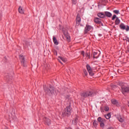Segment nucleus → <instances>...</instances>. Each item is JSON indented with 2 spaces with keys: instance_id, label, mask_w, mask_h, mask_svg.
<instances>
[{
  "instance_id": "obj_9",
  "label": "nucleus",
  "mask_w": 129,
  "mask_h": 129,
  "mask_svg": "<svg viewBox=\"0 0 129 129\" xmlns=\"http://www.w3.org/2000/svg\"><path fill=\"white\" fill-rule=\"evenodd\" d=\"M93 27L89 25H86V26L85 28V33H87L90 31V30H92Z\"/></svg>"
},
{
  "instance_id": "obj_3",
  "label": "nucleus",
  "mask_w": 129,
  "mask_h": 129,
  "mask_svg": "<svg viewBox=\"0 0 129 129\" xmlns=\"http://www.w3.org/2000/svg\"><path fill=\"white\" fill-rule=\"evenodd\" d=\"M71 112H72V108L70 105L64 108V110L62 112V115H63V116H69V115H71Z\"/></svg>"
},
{
  "instance_id": "obj_35",
  "label": "nucleus",
  "mask_w": 129,
  "mask_h": 129,
  "mask_svg": "<svg viewBox=\"0 0 129 129\" xmlns=\"http://www.w3.org/2000/svg\"><path fill=\"white\" fill-rule=\"evenodd\" d=\"M53 54H54V55H55V56H57V51L56 50H54L53 51Z\"/></svg>"
},
{
  "instance_id": "obj_18",
  "label": "nucleus",
  "mask_w": 129,
  "mask_h": 129,
  "mask_svg": "<svg viewBox=\"0 0 129 129\" xmlns=\"http://www.w3.org/2000/svg\"><path fill=\"white\" fill-rule=\"evenodd\" d=\"M53 41L54 45H58V44H59L58 41L57 40V39L56 38V37H55V36L53 37Z\"/></svg>"
},
{
  "instance_id": "obj_1",
  "label": "nucleus",
  "mask_w": 129,
  "mask_h": 129,
  "mask_svg": "<svg viewBox=\"0 0 129 129\" xmlns=\"http://www.w3.org/2000/svg\"><path fill=\"white\" fill-rule=\"evenodd\" d=\"M44 91L47 95H54L58 94V91L52 86H50L48 88L44 87Z\"/></svg>"
},
{
  "instance_id": "obj_32",
  "label": "nucleus",
  "mask_w": 129,
  "mask_h": 129,
  "mask_svg": "<svg viewBox=\"0 0 129 129\" xmlns=\"http://www.w3.org/2000/svg\"><path fill=\"white\" fill-rule=\"evenodd\" d=\"M105 111H108L109 110V108L108 107H105L104 108Z\"/></svg>"
},
{
  "instance_id": "obj_11",
  "label": "nucleus",
  "mask_w": 129,
  "mask_h": 129,
  "mask_svg": "<svg viewBox=\"0 0 129 129\" xmlns=\"http://www.w3.org/2000/svg\"><path fill=\"white\" fill-rule=\"evenodd\" d=\"M44 120L45 121V124L47 125H49V124L51 123V120L48 118L45 117L44 118Z\"/></svg>"
},
{
  "instance_id": "obj_5",
  "label": "nucleus",
  "mask_w": 129,
  "mask_h": 129,
  "mask_svg": "<svg viewBox=\"0 0 129 129\" xmlns=\"http://www.w3.org/2000/svg\"><path fill=\"white\" fill-rule=\"evenodd\" d=\"M86 67L87 71H88V73L89 74V75H90V76H93V75H94V73H93V72L92 71V69L91 68L90 66H89V64H87L86 66Z\"/></svg>"
},
{
  "instance_id": "obj_16",
  "label": "nucleus",
  "mask_w": 129,
  "mask_h": 129,
  "mask_svg": "<svg viewBox=\"0 0 129 129\" xmlns=\"http://www.w3.org/2000/svg\"><path fill=\"white\" fill-rule=\"evenodd\" d=\"M77 121H78V116H76L73 120V124H76L77 123Z\"/></svg>"
},
{
  "instance_id": "obj_17",
  "label": "nucleus",
  "mask_w": 129,
  "mask_h": 129,
  "mask_svg": "<svg viewBox=\"0 0 129 129\" xmlns=\"http://www.w3.org/2000/svg\"><path fill=\"white\" fill-rule=\"evenodd\" d=\"M64 36L66 37V39L68 42H70V36H69V34L68 33L64 34Z\"/></svg>"
},
{
  "instance_id": "obj_27",
  "label": "nucleus",
  "mask_w": 129,
  "mask_h": 129,
  "mask_svg": "<svg viewBox=\"0 0 129 129\" xmlns=\"http://www.w3.org/2000/svg\"><path fill=\"white\" fill-rule=\"evenodd\" d=\"M100 3L101 4H105L107 3V0H100Z\"/></svg>"
},
{
  "instance_id": "obj_34",
  "label": "nucleus",
  "mask_w": 129,
  "mask_h": 129,
  "mask_svg": "<svg viewBox=\"0 0 129 129\" xmlns=\"http://www.w3.org/2000/svg\"><path fill=\"white\" fill-rule=\"evenodd\" d=\"M84 73L85 76H87L88 73H87V71H86V70L84 71Z\"/></svg>"
},
{
  "instance_id": "obj_14",
  "label": "nucleus",
  "mask_w": 129,
  "mask_h": 129,
  "mask_svg": "<svg viewBox=\"0 0 129 129\" xmlns=\"http://www.w3.org/2000/svg\"><path fill=\"white\" fill-rule=\"evenodd\" d=\"M94 22L96 23V24H101V21L100 20V19L98 18H94Z\"/></svg>"
},
{
  "instance_id": "obj_24",
  "label": "nucleus",
  "mask_w": 129,
  "mask_h": 129,
  "mask_svg": "<svg viewBox=\"0 0 129 129\" xmlns=\"http://www.w3.org/2000/svg\"><path fill=\"white\" fill-rule=\"evenodd\" d=\"M111 103H112V104L115 105V104H117V101L115 99H112L111 100Z\"/></svg>"
},
{
  "instance_id": "obj_12",
  "label": "nucleus",
  "mask_w": 129,
  "mask_h": 129,
  "mask_svg": "<svg viewBox=\"0 0 129 129\" xmlns=\"http://www.w3.org/2000/svg\"><path fill=\"white\" fill-rule=\"evenodd\" d=\"M104 14L105 18L106 17H107V18H111V17L112 16V14L109 12L106 11L104 12Z\"/></svg>"
},
{
  "instance_id": "obj_22",
  "label": "nucleus",
  "mask_w": 129,
  "mask_h": 129,
  "mask_svg": "<svg viewBox=\"0 0 129 129\" xmlns=\"http://www.w3.org/2000/svg\"><path fill=\"white\" fill-rule=\"evenodd\" d=\"M119 27L121 30H125V25H124V24H123V23H121Z\"/></svg>"
},
{
  "instance_id": "obj_2",
  "label": "nucleus",
  "mask_w": 129,
  "mask_h": 129,
  "mask_svg": "<svg viewBox=\"0 0 129 129\" xmlns=\"http://www.w3.org/2000/svg\"><path fill=\"white\" fill-rule=\"evenodd\" d=\"M80 95L81 97L86 98L87 97H92V96H94V95H95V94L91 91H86L81 93Z\"/></svg>"
},
{
  "instance_id": "obj_33",
  "label": "nucleus",
  "mask_w": 129,
  "mask_h": 129,
  "mask_svg": "<svg viewBox=\"0 0 129 129\" xmlns=\"http://www.w3.org/2000/svg\"><path fill=\"white\" fill-rule=\"evenodd\" d=\"M3 17V12H0V21L2 20V17Z\"/></svg>"
},
{
  "instance_id": "obj_7",
  "label": "nucleus",
  "mask_w": 129,
  "mask_h": 129,
  "mask_svg": "<svg viewBox=\"0 0 129 129\" xmlns=\"http://www.w3.org/2000/svg\"><path fill=\"white\" fill-rule=\"evenodd\" d=\"M31 45H32V42H31L29 41H24V48H30L31 47Z\"/></svg>"
},
{
  "instance_id": "obj_6",
  "label": "nucleus",
  "mask_w": 129,
  "mask_h": 129,
  "mask_svg": "<svg viewBox=\"0 0 129 129\" xmlns=\"http://www.w3.org/2000/svg\"><path fill=\"white\" fill-rule=\"evenodd\" d=\"M80 23H81V17H80V15L78 14L76 18V27L79 26Z\"/></svg>"
},
{
  "instance_id": "obj_37",
  "label": "nucleus",
  "mask_w": 129,
  "mask_h": 129,
  "mask_svg": "<svg viewBox=\"0 0 129 129\" xmlns=\"http://www.w3.org/2000/svg\"><path fill=\"white\" fill-rule=\"evenodd\" d=\"M107 129H114L113 127H109Z\"/></svg>"
},
{
  "instance_id": "obj_13",
  "label": "nucleus",
  "mask_w": 129,
  "mask_h": 129,
  "mask_svg": "<svg viewBox=\"0 0 129 129\" xmlns=\"http://www.w3.org/2000/svg\"><path fill=\"white\" fill-rule=\"evenodd\" d=\"M98 17L99 18H100L101 19H105V15L104 13H99L97 14Z\"/></svg>"
},
{
  "instance_id": "obj_10",
  "label": "nucleus",
  "mask_w": 129,
  "mask_h": 129,
  "mask_svg": "<svg viewBox=\"0 0 129 129\" xmlns=\"http://www.w3.org/2000/svg\"><path fill=\"white\" fill-rule=\"evenodd\" d=\"M58 60L60 63H61V64H63L62 62H61V60L62 61V62H64V63H66V62H67V59L66 58L61 56H58Z\"/></svg>"
},
{
  "instance_id": "obj_23",
  "label": "nucleus",
  "mask_w": 129,
  "mask_h": 129,
  "mask_svg": "<svg viewBox=\"0 0 129 129\" xmlns=\"http://www.w3.org/2000/svg\"><path fill=\"white\" fill-rule=\"evenodd\" d=\"M99 55H97V52H94L93 53V58H95L96 59H97L99 57Z\"/></svg>"
},
{
  "instance_id": "obj_29",
  "label": "nucleus",
  "mask_w": 129,
  "mask_h": 129,
  "mask_svg": "<svg viewBox=\"0 0 129 129\" xmlns=\"http://www.w3.org/2000/svg\"><path fill=\"white\" fill-rule=\"evenodd\" d=\"M113 12L114 13V14H116L117 15L119 14V11L118 10H114Z\"/></svg>"
},
{
  "instance_id": "obj_8",
  "label": "nucleus",
  "mask_w": 129,
  "mask_h": 129,
  "mask_svg": "<svg viewBox=\"0 0 129 129\" xmlns=\"http://www.w3.org/2000/svg\"><path fill=\"white\" fill-rule=\"evenodd\" d=\"M81 54L83 56V57H86L87 58H88V59H90V53H85L84 51H82Z\"/></svg>"
},
{
  "instance_id": "obj_30",
  "label": "nucleus",
  "mask_w": 129,
  "mask_h": 129,
  "mask_svg": "<svg viewBox=\"0 0 129 129\" xmlns=\"http://www.w3.org/2000/svg\"><path fill=\"white\" fill-rule=\"evenodd\" d=\"M116 18H118L117 17H116V15H114L113 16V17H112V20L114 21V20H115V19H116Z\"/></svg>"
},
{
  "instance_id": "obj_4",
  "label": "nucleus",
  "mask_w": 129,
  "mask_h": 129,
  "mask_svg": "<svg viewBox=\"0 0 129 129\" xmlns=\"http://www.w3.org/2000/svg\"><path fill=\"white\" fill-rule=\"evenodd\" d=\"M19 59L21 61L22 66H24V67H26L27 64H26V60L25 59V57H24V56L21 54L19 56Z\"/></svg>"
},
{
  "instance_id": "obj_36",
  "label": "nucleus",
  "mask_w": 129,
  "mask_h": 129,
  "mask_svg": "<svg viewBox=\"0 0 129 129\" xmlns=\"http://www.w3.org/2000/svg\"><path fill=\"white\" fill-rule=\"evenodd\" d=\"M125 30H126V31L127 32L128 31H129V26H127V28H125Z\"/></svg>"
},
{
  "instance_id": "obj_26",
  "label": "nucleus",
  "mask_w": 129,
  "mask_h": 129,
  "mask_svg": "<svg viewBox=\"0 0 129 129\" xmlns=\"http://www.w3.org/2000/svg\"><path fill=\"white\" fill-rule=\"evenodd\" d=\"M100 127H102V128H103L104 127V122H101L100 123Z\"/></svg>"
},
{
  "instance_id": "obj_25",
  "label": "nucleus",
  "mask_w": 129,
  "mask_h": 129,
  "mask_svg": "<svg viewBox=\"0 0 129 129\" xmlns=\"http://www.w3.org/2000/svg\"><path fill=\"white\" fill-rule=\"evenodd\" d=\"M111 116V115L110 113H108L107 115H105V117L106 118V119H109Z\"/></svg>"
},
{
  "instance_id": "obj_15",
  "label": "nucleus",
  "mask_w": 129,
  "mask_h": 129,
  "mask_svg": "<svg viewBox=\"0 0 129 129\" xmlns=\"http://www.w3.org/2000/svg\"><path fill=\"white\" fill-rule=\"evenodd\" d=\"M18 11L20 14H24L25 13V10L23 9V8H22L21 6H20L19 8Z\"/></svg>"
},
{
  "instance_id": "obj_28",
  "label": "nucleus",
  "mask_w": 129,
  "mask_h": 129,
  "mask_svg": "<svg viewBox=\"0 0 129 129\" xmlns=\"http://www.w3.org/2000/svg\"><path fill=\"white\" fill-rule=\"evenodd\" d=\"M97 121H96V120H94V121L93 122V125L94 126H97Z\"/></svg>"
},
{
  "instance_id": "obj_38",
  "label": "nucleus",
  "mask_w": 129,
  "mask_h": 129,
  "mask_svg": "<svg viewBox=\"0 0 129 129\" xmlns=\"http://www.w3.org/2000/svg\"><path fill=\"white\" fill-rule=\"evenodd\" d=\"M65 129H72V128L69 127H68V128H66Z\"/></svg>"
},
{
  "instance_id": "obj_20",
  "label": "nucleus",
  "mask_w": 129,
  "mask_h": 129,
  "mask_svg": "<svg viewBox=\"0 0 129 129\" xmlns=\"http://www.w3.org/2000/svg\"><path fill=\"white\" fill-rule=\"evenodd\" d=\"M119 24H120V20L118 19V17H117L115 21V24L119 25Z\"/></svg>"
},
{
  "instance_id": "obj_39",
  "label": "nucleus",
  "mask_w": 129,
  "mask_h": 129,
  "mask_svg": "<svg viewBox=\"0 0 129 129\" xmlns=\"http://www.w3.org/2000/svg\"><path fill=\"white\" fill-rule=\"evenodd\" d=\"M127 51V52H129V49Z\"/></svg>"
},
{
  "instance_id": "obj_19",
  "label": "nucleus",
  "mask_w": 129,
  "mask_h": 129,
  "mask_svg": "<svg viewBox=\"0 0 129 129\" xmlns=\"http://www.w3.org/2000/svg\"><path fill=\"white\" fill-rule=\"evenodd\" d=\"M98 121H99V122H104V121H105V119L102 118L101 117H99L97 119Z\"/></svg>"
},
{
  "instance_id": "obj_21",
  "label": "nucleus",
  "mask_w": 129,
  "mask_h": 129,
  "mask_svg": "<svg viewBox=\"0 0 129 129\" xmlns=\"http://www.w3.org/2000/svg\"><path fill=\"white\" fill-rule=\"evenodd\" d=\"M117 119L120 122H123V121H124V119H123V118H121L120 116L117 117Z\"/></svg>"
},
{
  "instance_id": "obj_31",
  "label": "nucleus",
  "mask_w": 129,
  "mask_h": 129,
  "mask_svg": "<svg viewBox=\"0 0 129 129\" xmlns=\"http://www.w3.org/2000/svg\"><path fill=\"white\" fill-rule=\"evenodd\" d=\"M73 5H76L77 4V0H72Z\"/></svg>"
}]
</instances>
